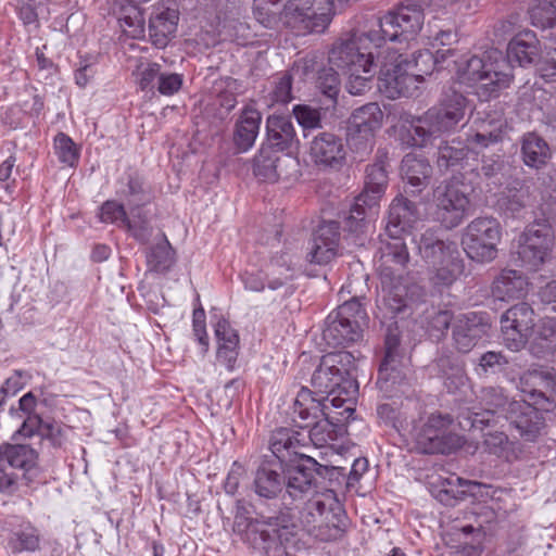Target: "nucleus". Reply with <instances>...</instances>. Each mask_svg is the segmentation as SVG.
Instances as JSON below:
<instances>
[{"label": "nucleus", "mask_w": 556, "mask_h": 556, "mask_svg": "<svg viewBox=\"0 0 556 556\" xmlns=\"http://www.w3.org/2000/svg\"><path fill=\"white\" fill-rule=\"evenodd\" d=\"M430 0H404L401 5L375 21L366 33H353L340 38L329 52V63L344 71L370 72L372 48L380 51L388 43L406 41L421 29L424 10Z\"/></svg>", "instance_id": "obj_1"}, {"label": "nucleus", "mask_w": 556, "mask_h": 556, "mask_svg": "<svg viewBox=\"0 0 556 556\" xmlns=\"http://www.w3.org/2000/svg\"><path fill=\"white\" fill-rule=\"evenodd\" d=\"M467 100L455 90L445 91L439 102L412 118L407 143L424 148L435 139L455 131L466 116Z\"/></svg>", "instance_id": "obj_2"}, {"label": "nucleus", "mask_w": 556, "mask_h": 556, "mask_svg": "<svg viewBox=\"0 0 556 556\" xmlns=\"http://www.w3.org/2000/svg\"><path fill=\"white\" fill-rule=\"evenodd\" d=\"M421 258L431 267V281L435 286H452L465 270L457 244L452 240H445L441 231L428 228L414 239Z\"/></svg>", "instance_id": "obj_3"}, {"label": "nucleus", "mask_w": 556, "mask_h": 556, "mask_svg": "<svg viewBox=\"0 0 556 556\" xmlns=\"http://www.w3.org/2000/svg\"><path fill=\"white\" fill-rule=\"evenodd\" d=\"M456 73L460 83H482L488 97H496L502 89L508 88L513 80L511 66L508 65L504 53L494 48L457 62Z\"/></svg>", "instance_id": "obj_4"}, {"label": "nucleus", "mask_w": 556, "mask_h": 556, "mask_svg": "<svg viewBox=\"0 0 556 556\" xmlns=\"http://www.w3.org/2000/svg\"><path fill=\"white\" fill-rule=\"evenodd\" d=\"M300 520L305 531L321 542L337 541L346 530V516L331 492L311 497L301 511Z\"/></svg>", "instance_id": "obj_5"}, {"label": "nucleus", "mask_w": 556, "mask_h": 556, "mask_svg": "<svg viewBox=\"0 0 556 556\" xmlns=\"http://www.w3.org/2000/svg\"><path fill=\"white\" fill-rule=\"evenodd\" d=\"M295 529L294 516L289 508L270 516L260 514L248 522L249 538L263 556H283Z\"/></svg>", "instance_id": "obj_6"}, {"label": "nucleus", "mask_w": 556, "mask_h": 556, "mask_svg": "<svg viewBox=\"0 0 556 556\" xmlns=\"http://www.w3.org/2000/svg\"><path fill=\"white\" fill-rule=\"evenodd\" d=\"M354 367V357L349 352L325 355L311 379L314 396L331 395L338 390H343L345 395L357 394L358 384L352 374Z\"/></svg>", "instance_id": "obj_7"}, {"label": "nucleus", "mask_w": 556, "mask_h": 556, "mask_svg": "<svg viewBox=\"0 0 556 556\" xmlns=\"http://www.w3.org/2000/svg\"><path fill=\"white\" fill-rule=\"evenodd\" d=\"M448 414L433 413L420 418L412 428L416 448L424 454H451L464 444V439L452 430Z\"/></svg>", "instance_id": "obj_8"}, {"label": "nucleus", "mask_w": 556, "mask_h": 556, "mask_svg": "<svg viewBox=\"0 0 556 556\" xmlns=\"http://www.w3.org/2000/svg\"><path fill=\"white\" fill-rule=\"evenodd\" d=\"M332 0H290L281 12V22L295 36L324 33L333 17Z\"/></svg>", "instance_id": "obj_9"}, {"label": "nucleus", "mask_w": 556, "mask_h": 556, "mask_svg": "<svg viewBox=\"0 0 556 556\" xmlns=\"http://www.w3.org/2000/svg\"><path fill=\"white\" fill-rule=\"evenodd\" d=\"M391 45L388 42L377 51L376 56L380 62L378 89L389 99L412 97L419 88L417 78L405 66L404 55Z\"/></svg>", "instance_id": "obj_10"}, {"label": "nucleus", "mask_w": 556, "mask_h": 556, "mask_svg": "<svg viewBox=\"0 0 556 556\" xmlns=\"http://www.w3.org/2000/svg\"><path fill=\"white\" fill-rule=\"evenodd\" d=\"M39 475L38 453L28 444L0 445V492L11 491L20 480L26 484Z\"/></svg>", "instance_id": "obj_11"}, {"label": "nucleus", "mask_w": 556, "mask_h": 556, "mask_svg": "<svg viewBox=\"0 0 556 556\" xmlns=\"http://www.w3.org/2000/svg\"><path fill=\"white\" fill-rule=\"evenodd\" d=\"M554 242L547 219L535 220L519 236L515 262L527 270L535 271L551 257Z\"/></svg>", "instance_id": "obj_12"}, {"label": "nucleus", "mask_w": 556, "mask_h": 556, "mask_svg": "<svg viewBox=\"0 0 556 556\" xmlns=\"http://www.w3.org/2000/svg\"><path fill=\"white\" fill-rule=\"evenodd\" d=\"M502 227L494 217H477L465 228L462 244L467 256L477 263H490L497 256Z\"/></svg>", "instance_id": "obj_13"}, {"label": "nucleus", "mask_w": 556, "mask_h": 556, "mask_svg": "<svg viewBox=\"0 0 556 556\" xmlns=\"http://www.w3.org/2000/svg\"><path fill=\"white\" fill-rule=\"evenodd\" d=\"M356 394L345 395L343 390H338L334 394L323 397L313 396L312 390L303 387L298 392L293 403V414L298 416L305 425L320 416H328L326 412L329 405L336 408H344L349 418L354 413V399Z\"/></svg>", "instance_id": "obj_14"}, {"label": "nucleus", "mask_w": 556, "mask_h": 556, "mask_svg": "<svg viewBox=\"0 0 556 556\" xmlns=\"http://www.w3.org/2000/svg\"><path fill=\"white\" fill-rule=\"evenodd\" d=\"M533 308L525 302L508 308L501 317L503 344L510 351L518 352L525 348L535 326Z\"/></svg>", "instance_id": "obj_15"}, {"label": "nucleus", "mask_w": 556, "mask_h": 556, "mask_svg": "<svg viewBox=\"0 0 556 556\" xmlns=\"http://www.w3.org/2000/svg\"><path fill=\"white\" fill-rule=\"evenodd\" d=\"M408 262L409 253L401 233H394L391 227L387 226L379 248L377 269L380 279L388 283L392 279H403Z\"/></svg>", "instance_id": "obj_16"}, {"label": "nucleus", "mask_w": 556, "mask_h": 556, "mask_svg": "<svg viewBox=\"0 0 556 556\" xmlns=\"http://www.w3.org/2000/svg\"><path fill=\"white\" fill-rule=\"evenodd\" d=\"M382 118V111L374 102L353 111L348 122V135L357 152L368 153L372 150L375 131L381 127Z\"/></svg>", "instance_id": "obj_17"}, {"label": "nucleus", "mask_w": 556, "mask_h": 556, "mask_svg": "<svg viewBox=\"0 0 556 556\" xmlns=\"http://www.w3.org/2000/svg\"><path fill=\"white\" fill-rule=\"evenodd\" d=\"M291 72L305 81L314 83L316 88L328 98L332 104L337 103L341 85L339 75L332 67L327 66L316 54H308L294 62Z\"/></svg>", "instance_id": "obj_18"}, {"label": "nucleus", "mask_w": 556, "mask_h": 556, "mask_svg": "<svg viewBox=\"0 0 556 556\" xmlns=\"http://www.w3.org/2000/svg\"><path fill=\"white\" fill-rule=\"evenodd\" d=\"M437 219L445 229L459 226L468 215L470 199L468 194L455 184H447L437 195Z\"/></svg>", "instance_id": "obj_19"}, {"label": "nucleus", "mask_w": 556, "mask_h": 556, "mask_svg": "<svg viewBox=\"0 0 556 556\" xmlns=\"http://www.w3.org/2000/svg\"><path fill=\"white\" fill-rule=\"evenodd\" d=\"M405 367L400 337L389 330L384 341V355L378 369L377 386L380 391L389 393L394 386L400 384L406 375Z\"/></svg>", "instance_id": "obj_20"}, {"label": "nucleus", "mask_w": 556, "mask_h": 556, "mask_svg": "<svg viewBox=\"0 0 556 556\" xmlns=\"http://www.w3.org/2000/svg\"><path fill=\"white\" fill-rule=\"evenodd\" d=\"M431 492L434 498L445 506H455L468 496L477 500L491 497L490 485L465 480L456 475L440 479Z\"/></svg>", "instance_id": "obj_21"}, {"label": "nucleus", "mask_w": 556, "mask_h": 556, "mask_svg": "<svg viewBox=\"0 0 556 556\" xmlns=\"http://www.w3.org/2000/svg\"><path fill=\"white\" fill-rule=\"evenodd\" d=\"M316 466H318V463L311 456L296 460V463L283 465L286 477L285 501L286 496L292 501H300L314 493Z\"/></svg>", "instance_id": "obj_22"}, {"label": "nucleus", "mask_w": 556, "mask_h": 556, "mask_svg": "<svg viewBox=\"0 0 556 556\" xmlns=\"http://www.w3.org/2000/svg\"><path fill=\"white\" fill-rule=\"evenodd\" d=\"M346 153L343 139L332 132H318L309 143V156L319 167L340 169L346 162Z\"/></svg>", "instance_id": "obj_23"}, {"label": "nucleus", "mask_w": 556, "mask_h": 556, "mask_svg": "<svg viewBox=\"0 0 556 556\" xmlns=\"http://www.w3.org/2000/svg\"><path fill=\"white\" fill-rule=\"evenodd\" d=\"M307 447V435L304 431L291 428H278L269 439V448L275 456V463L288 465L308 457L303 450Z\"/></svg>", "instance_id": "obj_24"}, {"label": "nucleus", "mask_w": 556, "mask_h": 556, "mask_svg": "<svg viewBox=\"0 0 556 556\" xmlns=\"http://www.w3.org/2000/svg\"><path fill=\"white\" fill-rule=\"evenodd\" d=\"M505 420L519 432L526 441L533 442L545 427L543 414L526 401L513 400L507 407Z\"/></svg>", "instance_id": "obj_25"}, {"label": "nucleus", "mask_w": 556, "mask_h": 556, "mask_svg": "<svg viewBox=\"0 0 556 556\" xmlns=\"http://www.w3.org/2000/svg\"><path fill=\"white\" fill-rule=\"evenodd\" d=\"M179 11L176 3L156 2L149 18L151 42L157 48H165L177 30Z\"/></svg>", "instance_id": "obj_26"}, {"label": "nucleus", "mask_w": 556, "mask_h": 556, "mask_svg": "<svg viewBox=\"0 0 556 556\" xmlns=\"http://www.w3.org/2000/svg\"><path fill=\"white\" fill-rule=\"evenodd\" d=\"M340 240L338 222H323L314 232L306 258L312 264L326 265L336 255Z\"/></svg>", "instance_id": "obj_27"}, {"label": "nucleus", "mask_w": 556, "mask_h": 556, "mask_svg": "<svg viewBox=\"0 0 556 556\" xmlns=\"http://www.w3.org/2000/svg\"><path fill=\"white\" fill-rule=\"evenodd\" d=\"M489 328V324L477 313L459 316L452 327L455 349L460 353H469L488 334Z\"/></svg>", "instance_id": "obj_28"}, {"label": "nucleus", "mask_w": 556, "mask_h": 556, "mask_svg": "<svg viewBox=\"0 0 556 556\" xmlns=\"http://www.w3.org/2000/svg\"><path fill=\"white\" fill-rule=\"evenodd\" d=\"M511 403L501 387H486L480 391L479 404L481 412H475L468 417L471 427L490 426L498 418L505 419L507 407Z\"/></svg>", "instance_id": "obj_29"}, {"label": "nucleus", "mask_w": 556, "mask_h": 556, "mask_svg": "<svg viewBox=\"0 0 556 556\" xmlns=\"http://www.w3.org/2000/svg\"><path fill=\"white\" fill-rule=\"evenodd\" d=\"M419 290L416 285L408 286L403 279H392L389 283L381 280V293L377 300V306L384 312V317H394L403 312L408 301L413 300Z\"/></svg>", "instance_id": "obj_30"}, {"label": "nucleus", "mask_w": 556, "mask_h": 556, "mask_svg": "<svg viewBox=\"0 0 556 556\" xmlns=\"http://www.w3.org/2000/svg\"><path fill=\"white\" fill-rule=\"evenodd\" d=\"M285 467L279 463L264 460L255 471L253 489L260 497H277L285 491Z\"/></svg>", "instance_id": "obj_31"}, {"label": "nucleus", "mask_w": 556, "mask_h": 556, "mask_svg": "<svg viewBox=\"0 0 556 556\" xmlns=\"http://www.w3.org/2000/svg\"><path fill=\"white\" fill-rule=\"evenodd\" d=\"M363 328L354 319L341 318L336 313L327 317V326L323 338L332 348L344 346L362 338Z\"/></svg>", "instance_id": "obj_32"}, {"label": "nucleus", "mask_w": 556, "mask_h": 556, "mask_svg": "<svg viewBox=\"0 0 556 556\" xmlns=\"http://www.w3.org/2000/svg\"><path fill=\"white\" fill-rule=\"evenodd\" d=\"M215 337L217 340V362L224 365L229 371L236 368L239 355V334L230 323L220 318L215 325Z\"/></svg>", "instance_id": "obj_33"}, {"label": "nucleus", "mask_w": 556, "mask_h": 556, "mask_svg": "<svg viewBox=\"0 0 556 556\" xmlns=\"http://www.w3.org/2000/svg\"><path fill=\"white\" fill-rule=\"evenodd\" d=\"M505 58L509 66L511 62L522 67L534 64L540 58V45L535 34L531 30L517 34L509 41Z\"/></svg>", "instance_id": "obj_34"}, {"label": "nucleus", "mask_w": 556, "mask_h": 556, "mask_svg": "<svg viewBox=\"0 0 556 556\" xmlns=\"http://www.w3.org/2000/svg\"><path fill=\"white\" fill-rule=\"evenodd\" d=\"M528 279L518 270L503 269L493 280L492 294L500 301L523 298L528 291Z\"/></svg>", "instance_id": "obj_35"}, {"label": "nucleus", "mask_w": 556, "mask_h": 556, "mask_svg": "<svg viewBox=\"0 0 556 556\" xmlns=\"http://www.w3.org/2000/svg\"><path fill=\"white\" fill-rule=\"evenodd\" d=\"M267 143L278 153L291 149L298 143L296 134L291 119L287 116L270 115L266 121Z\"/></svg>", "instance_id": "obj_36"}, {"label": "nucleus", "mask_w": 556, "mask_h": 556, "mask_svg": "<svg viewBox=\"0 0 556 556\" xmlns=\"http://www.w3.org/2000/svg\"><path fill=\"white\" fill-rule=\"evenodd\" d=\"M261 122L262 115L256 109L252 106L243 109L233 131V143L239 152H247L253 147Z\"/></svg>", "instance_id": "obj_37"}, {"label": "nucleus", "mask_w": 556, "mask_h": 556, "mask_svg": "<svg viewBox=\"0 0 556 556\" xmlns=\"http://www.w3.org/2000/svg\"><path fill=\"white\" fill-rule=\"evenodd\" d=\"M401 172L403 179L412 188L410 190L405 188V192L415 195L428 185L432 167L426 159L407 154L402 160Z\"/></svg>", "instance_id": "obj_38"}, {"label": "nucleus", "mask_w": 556, "mask_h": 556, "mask_svg": "<svg viewBox=\"0 0 556 556\" xmlns=\"http://www.w3.org/2000/svg\"><path fill=\"white\" fill-rule=\"evenodd\" d=\"M419 219V211L415 202L402 195L396 197L389 208L387 226H390L394 233H402Z\"/></svg>", "instance_id": "obj_39"}, {"label": "nucleus", "mask_w": 556, "mask_h": 556, "mask_svg": "<svg viewBox=\"0 0 556 556\" xmlns=\"http://www.w3.org/2000/svg\"><path fill=\"white\" fill-rule=\"evenodd\" d=\"M521 156L523 163L531 168H543L552 156L548 143L540 136L529 132L521 141Z\"/></svg>", "instance_id": "obj_40"}, {"label": "nucleus", "mask_w": 556, "mask_h": 556, "mask_svg": "<svg viewBox=\"0 0 556 556\" xmlns=\"http://www.w3.org/2000/svg\"><path fill=\"white\" fill-rule=\"evenodd\" d=\"M435 366L450 392H454L466 384L465 365L459 357L453 354L441 355L437 359Z\"/></svg>", "instance_id": "obj_41"}, {"label": "nucleus", "mask_w": 556, "mask_h": 556, "mask_svg": "<svg viewBox=\"0 0 556 556\" xmlns=\"http://www.w3.org/2000/svg\"><path fill=\"white\" fill-rule=\"evenodd\" d=\"M268 270V288L270 290H277L283 287L293 278V254L290 253L289 250H282L276 253L270 260Z\"/></svg>", "instance_id": "obj_42"}, {"label": "nucleus", "mask_w": 556, "mask_h": 556, "mask_svg": "<svg viewBox=\"0 0 556 556\" xmlns=\"http://www.w3.org/2000/svg\"><path fill=\"white\" fill-rule=\"evenodd\" d=\"M447 54H453V50H437L435 54L429 50H422L418 51L417 54L414 53L413 61L404 56V63L409 71H413L419 86L425 76L430 75L445 60Z\"/></svg>", "instance_id": "obj_43"}, {"label": "nucleus", "mask_w": 556, "mask_h": 556, "mask_svg": "<svg viewBox=\"0 0 556 556\" xmlns=\"http://www.w3.org/2000/svg\"><path fill=\"white\" fill-rule=\"evenodd\" d=\"M293 421L298 422L301 429L313 425L305 434L307 435V443L311 442L315 447H325L337 439L336 426L329 420L328 416H320L305 425L298 416L293 415Z\"/></svg>", "instance_id": "obj_44"}, {"label": "nucleus", "mask_w": 556, "mask_h": 556, "mask_svg": "<svg viewBox=\"0 0 556 556\" xmlns=\"http://www.w3.org/2000/svg\"><path fill=\"white\" fill-rule=\"evenodd\" d=\"M468 151V146L458 140L443 142L438 149V168L441 172H454L463 168Z\"/></svg>", "instance_id": "obj_45"}, {"label": "nucleus", "mask_w": 556, "mask_h": 556, "mask_svg": "<svg viewBox=\"0 0 556 556\" xmlns=\"http://www.w3.org/2000/svg\"><path fill=\"white\" fill-rule=\"evenodd\" d=\"M147 266L150 271L166 273L175 263V251L164 235L146 251Z\"/></svg>", "instance_id": "obj_46"}, {"label": "nucleus", "mask_w": 556, "mask_h": 556, "mask_svg": "<svg viewBox=\"0 0 556 556\" xmlns=\"http://www.w3.org/2000/svg\"><path fill=\"white\" fill-rule=\"evenodd\" d=\"M280 162V153L271 149V147L262 146L254 157V175L264 181L275 182L280 176L278 172Z\"/></svg>", "instance_id": "obj_47"}, {"label": "nucleus", "mask_w": 556, "mask_h": 556, "mask_svg": "<svg viewBox=\"0 0 556 556\" xmlns=\"http://www.w3.org/2000/svg\"><path fill=\"white\" fill-rule=\"evenodd\" d=\"M379 200H372L370 193L365 190L354 199L346 218V228L351 232L362 230L365 217L378 206Z\"/></svg>", "instance_id": "obj_48"}, {"label": "nucleus", "mask_w": 556, "mask_h": 556, "mask_svg": "<svg viewBox=\"0 0 556 556\" xmlns=\"http://www.w3.org/2000/svg\"><path fill=\"white\" fill-rule=\"evenodd\" d=\"M521 381L530 383L533 389L529 391L532 396L536 394L545 397L546 392L556 395V372L548 368L532 369L521 377Z\"/></svg>", "instance_id": "obj_49"}, {"label": "nucleus", "mask_w": 556, "mask_h": 556, "mask_svg": "<svg viewBox=\"0 0 556 556\" xmlns=\"http://www.w3.org/2000/svg\"><path fill=\"white\" fill-rule=\"evenodd\" d=\"M452 319V312L432 306L425 311L420 324L431 338L439 340L445 334Z\"/></svg>", "instance_id": "obj_50"}, {"label": "nucleus", "mask_w": 556, "mask_h": 556, "mask_svg": "<svg viewBox=\"0 0 556 556\" xmlns=\"http://www.w3.org/2000/svg\"><path fill=\"white\" fill-rule=\"evenodd\" d=\"M388 185V174L383 157H379L374 164L366 167L364 190L370 193L372 200H379L383 195Z\"/></svg>", "instance_id": "obj_51"}, {"label": "nucleus", "mask_w": 556, "mask_h": 556, "mask_svg": "<svg viewBox=\"0 0 556 556\" xmlns=\"http://www.w3.org/2000/svg\"><path fill=\"white\" fill-rule=\"evenodd\" d=\"M531 23L541 28L556 24V0H539L529 10Z\"/></svg>", "instance_id": "obj_52"}, {"label": "nucleus", "mask_w": 556, "mask_h": 556, "mask_svg": "<svg viewBox=\"0 0 556 556\" xmlns=\"http://www.w3.org/2000/svg\"><path fill=\"white\" fill-rule=\"evenodd\" d=\"M54 151L60 163L74 167L79 161V149L70 136L59 132L54 138Z\"/></svg>", "instance_id": "obj_53"}, {"label": "nucleus", "mask_w": 556, "mask_h": 556, "mask_svg": "<svg viewBox=\"0 0 556 556\" xmlns=\"http://www.w3.org/2000/svg\"><path fill=\"white\" fill-rule=\"evenodd\" d=\"M39 435L50 442L54 448H61L67 442L71 427L58 421L39 420Z\"/></svg>", "instance_id": "obj_54"}, {"label": "nucleus", "mask_w": 556, "mask_h": 556, "mask_svg": "<svg viewBox=\"0 0 556 556\" xmlns=\"http://www.w3.org/2000/svg\"><path fill=\"white\" fill-rule=\"evenodd\" d=\"M8 544L13 553L33 552L39 546L38 531L34 527L27 526L13 532Z\"/></svg>", "instance_id": "obj_55"}, {"label": "nucleus", "mask_w": 556, "mask_h": 556, "mask_svg": "<svg viewBox=\"0 0 556 556\" xmlns=\"http://www.w3.org/2000/svg\"><path fill=\"white\" fill-rule=\"evenodd\" d=\"M279 3L280 0H254V17L266 28L275 27L281 20V16H278Z\"/></svg>", "instance_id": "obj_56"}, {"label": "nucleus", "mask_w": 556, "mask_h": 556, "mask_svg": "<svg viewBox=\"0 0 556 556\" xmlns=\"http://www.w3.org/2000/svg\"><path fill=\"white\" fill-rule=\"evenodd\" d=\"M134 75L142 91H153L161 75V65L154 62H140Z\"/></svg>", "instance_id": "obj_57"}, {"label": "nucleus", "mask_w": 556, "mask_h": 556, "mask_svg": "<svg viewBox=\"0 0 556 556\" xmlns=\"http://www.w3.org/2000/svg\"><path fill=\"white\" fill-rule=\"evenodd\" d=\"M531 203V194L529 188H520L518 190H509L503 199V207L513 217L518 216L522 210Z\"/></svg>", "instance_id": "obj_58"}, {"label": "nucleus", "mask_w": 556, "mask_h": 556, "mask_svg": "<svg viewBox=\"0 0 556 556\" xmlns=\"http://www.w3.org/2000/svg\"><path fill=\"white\" fill-rule=\"evenodd\" d=\"M535 344L542 348V355L556 350V318H545L541 321Z\"/></svg>", "instance_id": "obj_59"}, {"label": "nucleus", "mask_w": 556, "mask_h": 556, "mask_svg": "<svg viewBox=\"0 0 556 556\" xmlns=\"http://www.w3.org/2000/svg\"><path fill=\"white\" fill-rule=\"evenodd\" d=\"M508 364V359L501 352L489 351L479 358L477 372L478 375L496 374L504 369Z\"/></svg>", "instance_id": "obj_60"}, {"label": "nucleus", "mask_w": 556, "mask_h": 556, "mask_svg": "<svg viewBox=\"0 0 556 556\" xmlns=\"http://www.w3.org/2000/svg\"><path fill=\"white\" fill-rule=\"evenodd\" d=\"M349 78L345 85V88L349 93L353 96H361L371 88V78L374 76L372 67H370V72L362 73L361 71H351L348 72Z\"/></svg>", "instance_id": "obj_61"}, {"label": "nucleus", "mask_w": 556, "mask_h": 556, "mask_svg": "<svg viewBox=\"0 0 556 556\" xmlns=\"http://www.w3.org/2000/svg\"><path fill=\"white\" fill-rule=\"evenodd\" d=\"M293 114L304 130L321 127V116L317 109H313L308 105H295L293 108Z\"/></svg>", "instance_id": "obj_62"}, {"label": "nucleus", "mask_w": 556, "mask_h": 556, "mask_svg": "<svg viewBox=\"0 0 556 556\" xmlns=\"http://www.w3.org/2000/svg\"><path fill=\"white\" fill-rule=\"evenodd\" d=\"M274 102L286 104L292 100V74L285 72L277 76L271 91Z\"/></svg>", "instance_id": "obj_63"}, {"label": "nucleus", "mask_w": 556, "mask_h": 556, "mask_svg": "<svg viewBox=\"0 0 556 556\" xmlns=\"http://www.w3.org/2000/svg\"><path fill=\"white\" fill-rule=\"evenodd\" d=\"M334 313L341 318L354 319L361 326L365 324L367 318L365 308L356 298L345 301Z\"/></svg>", "instance_id": "obj_64"}]
</instances>
